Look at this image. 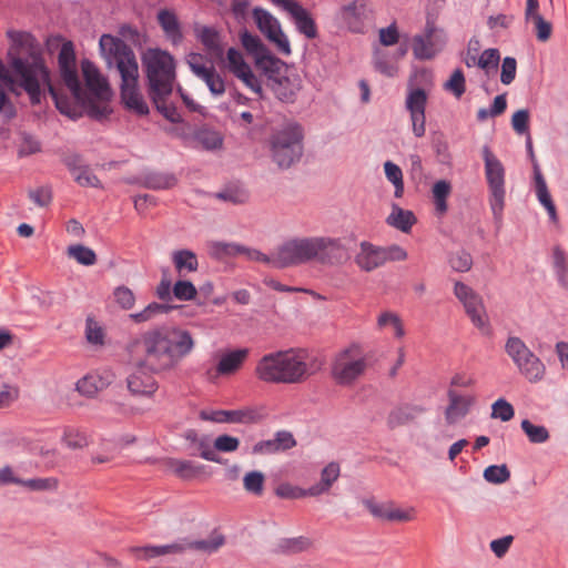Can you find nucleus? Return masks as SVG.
Returning a JSON list of instances; mask_svg holds the SVG:
<instances>
[{"label": "nucleus", "mask_w": 568, "mask_h": 568, "mask_svg": "<svg viewBox=\"0 0 568 568\" xmlns=\"http://www.w3.org/2000/svg\"><path fill=\"white\" fill-rule=\"evenodd\" d=\"M172 310V306L152 302L146 305L141 312L130 314V318L136 323H145L155 320L156 317L168 314Z\"/></svg>", "instance_id": "obj_35"}, {"label": "nucleus", "mask_w": 568, "mask_h": 568, "mask_svg": "<svg viewBox=\"0 0 568 568\" xmlns=\"http://www.w3.org/2000/svg\"><path fill=\"white\" fill-rule=\"evenodd\" d=\"M362 504L374 518L390 524L414 521L417 515L413 506L402 507L393 500L376 501L374 498H366Z\"/></svg>", "instance_id": "obj_16"}, {"label": "nucleus", "mask_w": 568, "mask_h": 568, "mask_svg": "<svg viewBox=\"0 0 568 568\" xmlns=\"http://www.w3.org/2000/svg\"><path fill=\"white\" fill-rule=\"evenodd\" d=\"M488 203L496 222H501L506 200V169L488 145L481 149Z\"/></svg>", "instance_id": "obj_9"}, {"label": "nucleus", "mask_w": 568, "mask_h": 568, "mask_svg": "<svg viewBox=\"0 0 568 568\" xmlns=\"http://www.w3.org/2000/svg\"><path fill=\"white\" fill-rule=\"evenodd\" d=\"M172 293L176 300L185 302L195 298L197 291L190 281L181 280L174 284Z\"/></svg>", "instance_id": "obj_56"}, {"label": "nucleus", "mask_w": 568, "mask_h": 568, "mask_svg": "<svg viewBox=\"0 0 568 568\" xmlns=\"http://www.w3.org/2000/svg\"><path fill=\"white\" fill-rule=\"evenodd\" d=\"M116 304L123 310H131L135 304L134 293L126 286H118L113 292Z\"/></svg>", "instance_id": "obj_61"}, {"label": "nucleus", "mask_w": 568, "mask_h": 568, "mask_svg": "<svg viewBox=\"0 0 568 568\" xmlns=\"http://www.w3.org/2000/svg\"><path fill=\"white\" fill-rule=\"evenodd\" d=\"M369 359L364 349L352 344L334 354L329 374L333 382L341 387H353L366 374Z\"/></svg>", "instance_id": "obj_8"}, {"label": "nucleus", "mask_w": 568, "mask_h": 568, "mask_svg": "<svg viewBox=\"0 0 568 568\" xmlns=\"http://www.w3.org/2000/svg\"><path fill=\"white\" fill-rule=\"evenodd\" d=\"M499 51L497 49L485 50L477 60L476 67L483 69L487 74L496 70L499 62Z\"/></svg>", "instance_id": "obj_55"}, {"label": "nucleus", "mask_w": 568, "mask_h": 568, "mask_svg": "<svg viewBox=\"0 0 568 568\" xmlns=\"http://www.w3.org/2000/svg\"><path fill=\"white\" fill-rule=\"evenodd\" d=\"M454 295L462 303L471 324L479 329L483 335L489 336L491 334V326L483 297L463 282H456L454 284Z\"/></svg>", "instance_id": "obj_13"}, {"label": "nucleus", "mask_w": 568, "mask_h": 568, "mask_svg": "<svg viewBox=\"0 0 568 568\" xmlns=\"http://www.w3.org/2000/svg\"><path fill=\"white\" fill-rule=\"evenodd\" d=\"M246 357L247 349H236L224 354L215 368L216 376L235 373L241 368Z\"/></svg>", "instance_id": "obj_31"}, {"label": "nucleus", "mask_w": 568, "mask_h": 568, "mask_svg": "<svg viewBox=\"0 0 568 568\" xmlns=\"http://www.w3.org/2000/svg\"><path fill=\"white\" fill-rule=\"evenodd\" d=\"M60 437L61 443L69 449H82L90 444V438L87 433L75 426H65L61 435L58 432H42L41 438L38 440L42 445L38 450L42 458L47 459L45 466H53L58 462V452L55 442Z\"/></svg>", "instance_id": "obj_11"}, {"label": "nucleus", "mask_w": 568, "mask_h": 568, "mask_svg": "<svg viewBox=\"0 0 568 568\" xmlns=\"http://www.w3.org/2000/svg\"><path fill=\"white\" fill-rule=\"evenodd\" d=\"M227 69L234 77L243 73L251 67L245 62L243 54L235 48H230L226 52Z\"/></svg>", "instance_id": "obj_52"}, {"label": "nucleus", "mask_w": 568, "mask_h": 568, "mask_svg": "<svg viewBox=\"0 0 568 568\" xmlns=\"http://www.w3.org/2000/svg\"><path fill=\"white\" fill-rule=\"evenodd\" d=\"M339 474V465L334 462L329 463L322 469L320 483L311 486L308 488V493H311L312 497H317L328 493L333 484L338 479Z\"/></svg>", "instance_id": "obj_29"}, {"label": "nucleus", "mask_w": 568, "mask_h": 568, "mask_svg": "<svg viewBox=\"0 0 568 568\" xmlns=\"http://www.w3.org/2000/svg\"><path fill=\"white\" fill-rule=\"evenodd\" d=\"M134 369L126 377V388L133 396L151 397L159 388L153 372L140 364L139 358H130Z\"/></svg>", "instance_id": "obj_20"}, {"label": "nucleus", "mask_w": 568, "mask_h": 568, "mask_svg": "<svg viewBox=\"0 0 568 568\" xmlns=\"http://www.w3.org/2000/svg\"><path fill=\"white\" fill-rule=\"evenodd\" d=\"M158 111L163 114L165 119H168L172 123H179L181 121V115L176 108L169 103V99L171 94H162L161 97L149 95Z\"/></svg>", "instance_id": "obj_42"}, {"label": "nucleus", "mask_w": 568, "mask_h": 568, "mask_svg": "<svg viewBox=\"0 0 568 568\" xmlns=\"http://www.w3.org/2000/svg\"><path fill=\"white\" fill-rule=\"evenodd\" d=\"M446 42L445 31L428 20L423 32L412 39L413 54L417 60H432L444 50Z\"/></svg>", "instance_id": "obj_15"}, {"label": "nucleus", "mask_w": 568, "mask_h": 568, "mask_svg": "<svg viewBox=\"0 0 568 568\" xmlns=\"http://www.w3.org/2000/svg\"><path fill=\"white\" fill-rule=\"evenodd\" d=\"M142 65L148 79L149 95L172 94L175 81V61L161 49L150 48L142 54Z\"/></svg>", "instance_id": "obj_7"}, {"label": "nucleus", "mask_w": 568, "mask_h": 568, "mask_svg": "<svg viewBox=\"0 0 568 568\" xmlns=\"http://www.w3.org/2000/svg\"><path fill=\"white\" fill-rule=\"evenodd\" d=\"M195 141L205 150H216L223 144L222 135L214 130L203 128L196 131Z\"/></svg>", "instance_id": "obj_41"}, {"label": "nucleus", "mask_w": 568, "mask_h": 568, "mask_svg": "<svg viewBox=\"0 0 568 568\" xmlns=\"http://www.w3.org/2000/svg\"><path fill=\"white\" fill-rule=\"evenodd\" d=\"M199 71L202 74L200 79L205 82L213 95L221 97L225 93V82L213 65H210L209 70Z\"/></svg>", "instance_id": "obj_40"}, {"label": "nucleus", "mask_w": 568, "mask_h": 568, "mask_svg": "<svg viewBox=\"0 0 568 568\" xmlns=\"http://www.w3.org/2000/svg\"><path fill=\"white\" fill-rule=\"evenodd\" d=\"M65 164L78 184L81 186H99V179L87 165L82 164V161L79 156L68 158L65 160Z\"/></svg>", "instance_id": "obj_28"}, {"label": "nucleus", "mask_w": 568, "mask_h": 568, "mask_svg": "<svg viewBox=\"0 0 568 568\" xmlns=\"http://www.w3.org/2000/svg\"><path fill=\"white\" fill-rule=\"evenodd\" d=\"M484 478L491 484H504L510 478L506 465H491L484 470Z\"/></svg>", "instance_id": "obj_54"}, {"label": "nucleus", "mask_w": 568, "mask_h": 568, "mask_svg": "<svg viewBox=\"0 0 568 568\" xmlns=\"http://www.w3.org/2000/svg\"><path fill=\"white\" fill-rule=\"evenodd\" d=\"M125 348L130 358H139L150 372L166 374L175 371L193 352L195 339L180 327H155L131 339Z\"/></svg>", "instance_id": "obj_2"}, {"label": "nucleus", "mask_w": 568, "mask_h": 568, "mask_svg": "<svg viewBox=\"0 0 568 568\" xmlns=\"http://www.w3.org/2000/svg\"><path fill=\"white\" fill-rule=\"evenodd\" d=\"M386 222L388 225L402 231L403 233H409L413 225L417 222L415 214L409 210H404L397 204L392 205V212L387 216Z\"/></svg>", "instance_id": "obj_30"}, {"label": "nucleus", "mask_w": 568, "mask_h": 568, "mask_svg": "<svg viewBox=\"0 0 568 568\" xmlns=\"http://www.w3.org/2000/svg\"><path fill=\"white\" fill-rule=\"evenodd\" d=\"M114 379L111 371L89 373L75 384V390L88 398L95 397L100 392L108 388Z\"/></svg>", "instance_id": "obj_23"}, {"label": "nucleus", "mask_w": 568, "mask_h": 568, "mask_svg": "<svg viewBox=\"0 0 568 568\" xmlns=\"http://www.w3.org/2000/svg\"><path fill=\"white\" fill-rule=\"evenodd\" d=\"M9 75L6 64L0 59V114L4 122H9L17 115V109L8 93L20 95V92H16L12 88V80Z\"/></svg>", "instance_id": "obj_25"}, {"label": "nucleus", "mask_w": 568, "mask_h": 568, "mask_svg": "<svg viewBox=\"0 0 568 568\" xmlns=\"http://www.w3.org/2000/svg\"><path fill=\"white\" fill-rule=\"evenodd\" d=\"M407 45H400L394 53L386 49L376 48L373 57L375 69L386 77H395L398 72L397 62L407 54Z\"/></svg>", "instance_id": "obj_24"}, {"label": "nucleus", "mask_w": 568, "mask_h": 568, "mask_svg": "<svg viewBox=\"0 0 568 568\" xmlns=\"http://www.w3.org/2000/svg\"><path fill=\"white\" fill-rule=\"evenodd\" d=\"M253 17L260 31L275 44L277 51L284 55H290L292 52L290 41L283 32L278 20L261 8L254 9Z\"/></svg>", "instance_id": "obj_18"}, {"label": "nucleus", "mask_w": 568, "mask_h": 568, "mask_svg": "<svg viewBox=\"0 0 568 568\" xmlns=\"http://www.w3.org/2000/svg\"><path fill=\"white\" fill-rule=\"evenodd\" d=\"M387 325L394 327L395 336L402 338L405 335V329L402 320L396 313L383 312L377 318L378 328H384Z\"/></svg>", "instance_id": "obj_50"}, {"label": "nucleus", "mask_w": 568, "mask_h": 568, "mask_svg": "<svg viewBox=\"0 0 568 568\" xmlns=\"http://www.w3.org/2000/svg\"><path fill=\"white\" fill-rule=\"evenodd\" d=\"M100 50L108 64L114 65L121 77V100L125 108L139 115L149 113V106L139 89V64L132 48L123 40L103 34Z\"/></svg>", "instance_id": "obj_4"}, {"label": "nucleus", "mask_w": 568, "mask_h": 568, "mask_svg": "<svg viewBox=\"0 0 568 568\" xmlns=\"http://www.w3.org/2000/svg\"><path fill=\"white\" fill-rule=\"evenodd\" d=\"M449 264L456 272H467L471 268L473 258L466 251H458L449 258Z\"/></svg>", "instance_id": "obj_62"}, {"label": "nucleus", "mask_w": 568, "mask_h": 568, "mask_svg": "<svg viewBox=\"0 0 568 568\" xmlns=\"http://www.w3.org/2000/svg\"><path fill=\"white\" fill-rule=\"evenodd\" d=\"M9 484L23 485L31 490H36V477L23 480L13 475L12 468L10 466H4L0 469V485Z\"/></svg>", "instance_id": "obj_57"}, {"label": "nucleus", "mask_w": 568, "mask_h": 568, "mask_svg": "<svg viewBox=\"0 0 568 568\" xmlns=\"http://www.w3.org/2000/svg\"><path fill=\"white\" fill-rule=\"evenodd\" d=\"M312 541L310 538L300 536L296 538L285 539L282 547L290 552H301L311 548Z\"/></svg>", "instance_id": "obj_64"}, {"label": "nucleus", "mask_w": 568, "mask_h": 568, "mask_svg": "<svg viewBox=\"0 0 568 568\" xmlns=\"http://www.w3.org/2000/svg\"><path fill=\"white\" fill-rule=\"evenodd\" d=\"M514 415H515V410H514L513 405L504 398L497 399L491 405V417L493 418H498L503 422H508L514 417Z\"/></svg>", "instance_id": "obj_58"}, {"label": "nucleus", "mask_w": 568, "mask_h": 568, "mask_svg": "<svg viewBox=\"0 0 568 568\" xmlns=\"http://www.w3.org/2000/svg\"><path fill=\"white\" fill-rule=\"evenodd\" d=\"M265 476L260 470H252L244 475L243 487L244 489L255 496H261L264 490Z\"/></svg>", "instance_id": "obj_46"}, {"label": "nucleus", "mask_w": 568, "mask_h": 568, "mask_svg": "<svg viewBox=\"0 0 568 568\" xmlns=\"http://www.w3.org/2000/svg\"><path fill=\"white\" fill-rule=\"evenodd\" d=\"M272 91L283 102H293L296 95V87L286 78H276L271 83Z\"/></svg>", "instance_id": "obj_38"}, {"label": "nucleus", "mask_w": 568, "mask_h": 568, "mask_svg": "<svg viewBox=\"0 0 568 568\" xmlns=\"http://www.w3.org/2000/svg\"><path fill=\"white\" fill-rule=\"evenodd\" d=\"M68 255L69 257L74 258L79 264L85 266L93 265L97 262L94 251L81 244L69 246Z\"/></svg>", "instance_id": "obj_48"}, {"label": "nucleus", "mask_w": 568, "mask_h": 568, "mask_svg": "<svg viewBox=\"0 0 568 568\" xmlns=\"http://www.w3.org/2000/svg\"><path fill=\"white\" fill-rule=\"evenodd\" d=\"M535 184H536V194H537L539 202L546 209L550 220L552 222H557L558 216H557L556 206L551 200L546 181H545L544 176L541 175L537 165H535Z\"/></svg>", "instance_id": "obj_32"}, {"label": "nucleus", "mask_w": 568, "mask_h": 568, "mask_svg": "<svg viewBox=\"0 0 568 568\" xmlns=\"http://www.w3.org/2000/svg\"><path fill=\"white\" fill-rule=\"evenodd\" d=\"M267 416L263 406H248L233 410L201 412V418L214 423L255 424Z\"/></svg>", "instance_id": "obj_19"}, {"label": "nucleus", "mask_w": 568, "mask_h": 568, "mask_svg": "<svg viewBox=\"0 0 568 568\" xmlns=\"http://www.w3.org/2000/svg\"><path fill=\"white\" fill-rule=\"evenodd\" d=\"M452 193V184L446 180L437 181L432 187V194L434 199L435 210L439 215L446 213L447 199Z\"/></svg>", "instance_id": "obj_36"}, {"label": "nucleus", "mask_w": 568, "mask_h": 568, "mask_svg": "<svg viewBox=\"0 0 568 568\" xmlns=\"http://www.w3.org/2000/svg\"><path fill=\"white\" fill-rule=\"evenodd\" d=\"M241 80L245 87H247L258 99L263 98V88L260 78L252 71V69H247L241 74L236 77Z\"/></svg>", "instance_id": "obj_60"}, {"label": "nucleus", "mask_w": 568, "mask_h": 568, "mask_svg": "<svg viewBox=\"0 0 568 568\" xmlns=\"http://www.w3.org/2000/svg\"><path fill=\"white\" fill-rule=\"evenodd\" d=\"M378 38L381 44L384 47H390L396 44L399 40V32L396 23L393 22L388 27L379 29Z\"/></svg>", "instance_id": "obj_63"}, {"label": "nucleus", "mask_w": 568, "mask_h": 568, "mask_svg": "<svg viewBox=\"0 0 568 568\" xmlns=\"http://www.w3.org/2000/svg\"><path fill=\"white\" fill-rule=\"evenodd\" d=\"M424 412V408L417 405H405L393 409L387 423L390 427H398L414 420Z\"/></svg>", "instance_id": "obj_33"}, {"label": "nucleus", "mask_w": 568, "mask_h": 568, "mask_svg": "<svg viewBox=\"0 0 568 568\" xmlns=\"http://www.w3.org/2000/svg\"><path fill=\"white\" fill-rule=\"evenodd\" d=\"M520 427L532 444L546 443L550 437L549 432L545 426L535 425L528 419H524Z\"/></svg>", "instance_id": "obj_44"}, {"label": "nucleus", "mask_w": 568, "mask_h": 568, "mask_svg": "<svg viewBox=\"0 0 568 568\" xmlns=\"http://www.w3.org/2000/svg\"><path fill=\"white\" fill-rule=\"evenodd\" d=\"M303 133L298 125H287L271 139L273 161L282 169H287L300 160L303 153Z\"/></svg>", "instance_id": "obj_10"}, {"label": "nucleus", "mask_w": 568, "mask_h": 568, "mask_svg": "<svg viewBox=\"0 0 568 568\" xmlns=\"http://www.w3.org/2000/svg\"><path fill=\"white\" fill-rule=\"evenodd\" d=\"M444 90L450 92L456 99H460L466 91V80L464 72L456 69L450 78L444 83Z\"/></svg>", "instance_id": "obj_49"}, {"label": "nucleus", "mask_w": 568, "mask_h": 568, "mask_svg": "<svg viewBox=\"0 0 568 568\" xmlns=\"http://www.w3.org/2000/svg\"><path fill=\"white\" fill-rule=\"evenodd\" d=\"M535 27L536 37L539 41L546 42L551 37L552 27L551 23L546 21L539 13H535L530 17V21Z\"/></svg>", "instance_id": "obj_59"}, {"label": "nucleus", "mask_w": 568, "mask_h": 568, "mask_svg": "<svg viewBox=\"0 0 568 568\" xmlns=\"http://www.w3.org/2000/svg\"><path fill=\"white\" fill-rule=\"evenodd\" d=\"M169 467L176 476L183 479L194 478L203 470L202 465L184 459H171L169 462Z\"/></svg>", "instance_id": "obj_37"}, {"label": "nucleus", "mask_w": 568, "mask_h": 568, "mask_svg": "<svg viewBox=\"0 0 568 568\" xmlns=\"http://www.w3.org/2000/svg\"><path fill=\"white\" fill-rule=\"evenodd\" d=\"M212 253L217 256L244 255L248 261L260 262L274 267V251L267 255L256 248L246 247L235 243L214 242Z\"/></svg>", "instance_id": "obj_22"}, {"label": "nucleus", "mask_w": 568, "mask_h": 568, "mask_svg": "<svg viewBox=\"0 0 568 568\" xmlns=\"http://www.w3.org/2000/svg\"><path fill=\"white\" fill-rule=\"evenodd\" d=\"M281 3L294 18L297 30L308 39L317 36V28L310 13L298 3L292 0H275Z\"/></svg>", "instance_id": "obj_26"}, {"label": "nucleus", "mask_w": 568, "mask_h": 568, "mask_svg": "<svg viewBox=\"0 0 568 568\" xmlns=\"http://www.w3.org/2000/svg\"><path fill=\"white\" fill-rule=\"evenodd\" d=\"M428 93L423 88L409 85L405 99V108L409 113L412 131L416 138H422L426 132V105Z\"/></svg>", "instance_id": "obj_17"}, {"label": "nucleus", "mask_w": 568, "mask_h": 568, "mask_svg": "<svg viewBox=\"0 0 568 568\" xmlns=\"http://www.w3.org/2000/svg\"><path fill=\"white\" fill-rule=\"evenodd\" d=\"M58 64L62 83L70 91L71 98L63 95L61 89L49 82V73L38 58V78L48 85L49 94L57 109L70 119H78L85 112L93 119H102L111 112L110 100L112 91L108 80L101 74L94 63L84 59L81 61L82 84L77 65L73 44L64 42L58 55Z\"/></svg>", "instance_id": "obj_1"}, {"label": "nucleus", "mask_w": 568, "mask_h": 568, "mask_svg": "<svg viewBox=\"0 0 568 568\" xmlns=\"http://www.w3.org/2000/svg\"><path fill=\"white\" fill-rule=\"evenodd\" d=\"M158 20L164 32L174 42L181 38L179 22L175 14L169 10H161Z\"/></svg>", "instance_id": "obj_43"}, {"label": "nucleus", "mask_w": 568, "mask_h": 568, "mask_svg": "<svg viewBox=\"0 0 568 568\" xmlns=\"http://www.w3.org/2000/svg\"><path fill=\"white\" fill-rule=\"evenodd\" d=\"M178 182L174 174L152 172L144 176V185L151 190H168L173 187Z\"/></svg>", "instance_id": "obj_39"}, {"label": "nucleus", "mask_w": 568, "mask_h": 568, "mask_svg": "<svg viewBox=\"0 0 568 568\" xmlns=\"http://www.w3.org/2000/svg\"><path fill=\"white\" fill-rule=\"evenodd\" d=\"M105 336L104 327L94 318L88 317L85 321L87 341L92 345L102 346L105 343Z\"/></svg>", "instance_id": "obj_47"}, {"label": "nucleus", "mask_w": 568, "mask_h": 568, "mask_svg": "<svg viewBox=\"0 0 568 568\" xmlns=\"http://www.w3.org/2000/svg\"><path fill=\"white\" fill-rule=\"evenodd\" d=\"M448 405L445 408V420L448 425H455L465 418L476 403V397L469 394H460L449 388L447 392Z\"/></svg>", "instance_id": "obj_21"}, {"label": "nucleus", "mask_w": 568, "mask_h": 568, "mask_svg": "<svg viewBox=\"0 0 568 568\" xmlns=\"http://www.w3.org/2000/svg\"><path fill=\"white\" fill-rule=\"evenodd\" d=\"M505 352L518 372L530 383L542 379L546 368L540 358L517 336H510L505 343Z\"/></svg>", "instance_id": "obj_12"}, {"label": "nucleus", "mask_w": 568, "mask_h": 568, "mask_svg": "<svg viewBox=\"0 0 568 568\" xmlns=\"http://www.w3.org/2000/svg\"><path fill=\"white\" fill-rule=\"evenodd\" d=\"M275 495L283 499H301L305 497H312L308 493V488L292 485L290 483H282L275 488Z\"/></svg>", "instance_id": "obj_51"}, {"label": "nucleus", "mask_w": 568, "mask_h": 568, "mask_svg": "<svg viewBox=\"0 0 568 568\" xmlns=\"http://www.w3.org/2000/svg\"><path fill=\"white\" fill-rule=\"evenodd\" d=\"M224 544V537L221 534H212L207 539L197 540L187 545L171 544L165 546H143L132 547L130 552L134 555L136 559H151L168 554H176L185 550L186 548L195 549L204 552H214Z\"/></svg>", "instance_id": "obj_14"}, {"label": "nucleus", "mask_w": 568, "mask_h": 568, "mask_svg": "<svg viewBox=\"0 0 568 568\" xmlns=\"http://www.w3.org/2000/svg\"><path fill=\"white\" fill-rule=\"evenodd\" d=\"M8 74L16 92L24 91L36 105V38L30 32L9 30Z\"/></svg>", "instance_id": "obj_6"}, {"label": "nucleus", "mask_w": 568, "mask_h": 568, "mask_svg": "<svg viewBox=\"0 0 568 568\" xmlns=\"http://www.w3.org/2000/svg\"><path fill=\"white\" fill-rule=\"evenodd\" d=\"M322 362L306 351L288 349L264 355L256 365V376L266 383L297 384L317 373Z\"/></svg>", "instance_id": "obj_5"}, {"label": "nucleus", "mask_w": 568, "mask_h": 568, "mask_svg": "<svg viewBox=\"0 0 568 568\" xmlns=\"http://www.w3.org/2000/svg\"><path fill=\"white\" fill-rule=\"evenodd\" d=\"M347 258L338 239L327 236L293 237L274 248V267L285 268L317 262L336 265Z\"/></svg>", "instance_id": "obj_3"}, {"label": "nucleus", "mask_w": 568, "mask_h": 568, "mask_svg": "<svg viewBox=\"0 0 568 568\" xmlns=\"http://www.w3.org/2000/svg\"><path fill=\"white\" fill-rule=\"evenodd\" d=\"M382 247L369 242H362L359 251L355 255L356 265L365 272H372L385 264V257Z\"/></svg>", "instance_id": "obj_27"}, {"label": "nucleus", "mask_w": 568, "mask_h": 568, "mask_svg": "<svg viewBox=\"0 0 568 568\" xmlns=\"http://www.w3.org/2000/svg\"><path fill=\"white\" fill-rule=\"evenodd\" d=\"M384 172L387 180L390 183H393L395 187L394 195L398 199L402 197L404 194V181L402 169L397 164L387 161L384 163Z\"/></svg>", "instance_id": "obj_45"}, {"label": "nucleus", "mask_w": 568, "mask_h": 568, "mask_svg": "<svg viewBox=\"0 0 568 568\" xmlns=\"http://www.w3.org/2000/svg\"><path fill=\"white\" fill-rule=\"evenodd\" d=\"M172 262L180 275L185 272H195L199 267L197 256L190 250H178L172 253Z\"/></svg>", "instance_id": "obj_34"}, {"label": "nucleus", "mask_w": 568, "mask_h": 568, "mask_svg": "<svg viewBox=\"0 0 568 568\" xmlns=\"http://www.w3.org/2000/svg\"><path fill=\"white\" fill-rule=\"evenodd\" d=\"M199 37H200L201 42L207 50H210L211 52L216 53V54L222 53L219 33L214 29L203 27L200 30Z\"/></svg>", "instance_id": "obj_53"}]
</instances>
